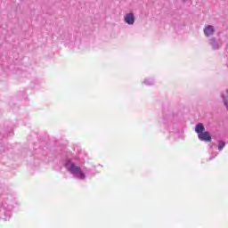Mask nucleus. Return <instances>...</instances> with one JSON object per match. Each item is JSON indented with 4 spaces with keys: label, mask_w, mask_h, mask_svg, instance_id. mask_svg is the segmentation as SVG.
I'll return each instance as SVG.
<instances>
[{
    "label": "nucleus",
    "mask_w": 228,
    "mask_h": 228,
    "mask_svg": "<svg viewBox=\"0 0 228 228\" xmlns=\"http://www.w3.org/2000/svg\"><path fill=\"white\" fill-rule=\"evenodd\" d=\"M204 33H205L206 37H211V35H213V33H215V28H213V26H211V25H208L205 28Z\"/></svg>",
    "instance_id": "obj_4"
},
{
    "label": "nucleus",
    "mask_w": 228,
    "mask_h": 228,
    "mask_svg": "<svg viewBox=\"0 0 228 228\" xmlns=\"http://www.w3.org/2000/svg\"><path fill=\"white\" fill-rule=\"evenodd\" d=\"M125 22H126V24H130V25L134 24V14L127 13L125 16Z\"/></svg>",
    "instance_id": "obj_3"
},
{
    "label": "nucleus",
    "mask_w": 228,
    "mask_h": 228,
    "mask_svg": "<svg viewBox=\"0 0 228 228\" xmlns=\"http://www.w3.org/2000/svg\"><path fill=\"white\" fill-rule=\"evenodd\" d=\"M195 132L198 134V137L201 142H211V134H209V132H206V127H204L202 123L196 125Z\"/></svg>",
    "instance_id": "obj_1"
},
{
    "label": "nucleus",
    "mask_w": 228,
    "mask_h": 228,
    "mask_svg": "<svg viewBox=\"0 0 228 228\" xmlns=\"http://www.w3.org/2000/svg\"><path fill=\"white\" fill-rule=\"evenodd\" d=\"M224 147H225V142L224 141L219 142L218 150L223 151Z\"/></svg>",
    "instance_id": "obj_6"
},
{
    "label": "nucleus",
    "mask_w": 228,
    "mask_h": 228,
    "mask_svg": "<svg viewBox=\"0 0 228 228\" xmlns=\"http://www.w3.org/2000/svg\"><path fill=\"white\" fill-rule=\"evenodd\" d=\"M223 99H224V105L226 106V108H228V90H226L223 94Z\"/></svg>",
    "instance_id": "obj_5"
},
{
    "label": "nucleus",
    "mask_w": 228,
    "mask_h": 228,
    "mask_svg": "<svg viewBox=\"0 0 228 228\" xmlns=\"http://www.w3.org/2000/svg\"><path fill=\"white\" fill-rule=\"evenodd\" d=\"M66 167H69V170L75 175V177L85 179V173H83L80 167L76 166L74 163L70 162V160L66 162Z\"/></svg>",
    "instance_id": "obj_2"
}]
</instances>
